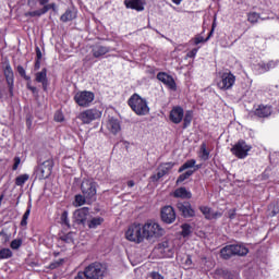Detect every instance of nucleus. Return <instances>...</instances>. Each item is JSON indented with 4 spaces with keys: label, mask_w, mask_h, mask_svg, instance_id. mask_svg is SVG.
I'll return each mask as SVG.
<instances>
[{
    "label": "nucleus",
    "mask_w": 279,
    "mask_h": 279,
    "mask_svg": "<svg viewBox=\"0 0 279 279\" xmlns=\"http://www.w3.org/2000/svg\"><path fill=\"white\" fill-rule=\"evenodd\" d=\"M61 262H54L52 264H50V269H57V267H60Z\"/></svg>",
    "instance_id": "nucleus-58"
},
{
    "label": "nucleus",
    "mask_w": 279,
    "mask_h": 279,
    "mask_svg": "<svg viewBox=\"0 0 279 279\" xmlns=\"http://www.w3.org/2000/svg\"><path fill=\"white\" fill-rule=\"evenodd\" d=\"M197 161L195 159H190L185 161L184 165L179 168V173H182V171H186V169H193Z\"/></svg>",
    "instance_id": "nucleus-29"
},
{
    "label": "nucleus",
    "mask_w": 279,
    "mask_h": 279,
    "mask_svg": "<svg viewBox=\"0 0 279 279\" xmlns=\"http://www.w3.org/2000/svg\"><path fill=\"white\" fill-rule=\"evenodd\" d=\"M101 223H104V218L94 217L87 222V226L90 230H95V229L99 228V226H101Z\"/></svg>",
    "instance_id": "nucleus-28"
},
{
    "label": "nucleus",
    "mask_w": 279,
    "mask_h": 279,
    "mask_svg": "<svg viewBox=\"0 0 279 279\" xmlns=\"http://www.w3.org/2000/svg\"><path fill=\"white\" fill-rule=\"evenodd\" d=\"M54 121H57L58 123H62V121H64V114H62L61 111H57L54 113Z\"/></svg>",
    "instance_id": "nucleus-46"
},
{
    "label": "nucleus",
    "mask_w": 279,
    "mask_h": 279,
    "mask_svg": "<svg viewBox=\"0 0 279 279\" xmlns=\"http://www.w3.org/2000/svg\"><path fill=\"white\" fill-rule=\"evenodd\" d=\"M31 90L32 93H38V89L35 86L31 87Z\"/></svg>",
    "instance_id": "nucleus-63"
},
{
    "label": "nucleus",
    "mask_w": 279,
    "mask_h": 279,
    "mask_svg": "<svg viewBox=\"0 0 279 279\" xmlns=\"http://www.w3.org/2000/svg\"><path fill=\"white\" fill-rule=\"evenodd\" d=\"M210 36H213V31H210V33L206 39H204L202 36H196L194 38V45H199L202 43H208V40H210Z\"/></svg>",
    "instance_id": "nucleus-39"
},
{
    "label": "nucleus",
    "mask_w": 279,
    "mask_h": 279,
    "mask_svg": "<svg viewBox=\"0 0 279 279\" xmlns=\"http://www.w3.org/2000/svg\"><path fill=\"white\" fill-rule=\"evenodd\" d=\"M107 271L108 268H106V265L101 263H93L84 270L85 276L88 279H104Z\"/></svg>",
    "instance_id": "nucleus-3"
},
{
    "label": "nucleus",
    "mask_w": 279,
    "mask_h": 279,
    "mask_svg": "<svg viewBox=\"0 0 279 279\" xmlns=\"http://www.w3.org/2000/svg\"><path fill=\"white\" fill-rule=\"evenodd\" d=\"M19 165H21V158L15 157L14 158V165H13V171H16V169H19Z\"/></svg>",
    "instance_id": "nucleus-52"
},
{
    "label": "nucleus",
    "mask_w": 279,
    "mask_h": 279,
    "mask_svg": "<svg viewBox=\"0 0 279 279\" xmlns=\"http://www.w3.org/2000/svg\"><path fill=\"white\" fill-rule=\"evenodd\" d=\"M49 10H51V4H44L41 12H44V14H47V12H49Z\"/></svg>",
    "instance_id": "nucleus-57"
},
{
    "label": "nucleus",
    "mask_w": 279,
    "mask_h": 279,
    "mask_svg": "<svg viewBox=\"0 0 279 279\" xmlns=\"http://www.w3.org/2000/svg\"><path fill=\"white\" fill-rule=\"evenodd\" d=\"M82 194L85 195L87 202L95 199L97 195V182L94 179H83L81 183Z\"/></svg>",
    "instance_id": "nucleus-5"
},
{
    "label": "nucleus",
    "mask_w": 279,
    "mask_h": 279,
    "mask_svg": "<svg viewBox=\"0 0 279 279\" xmlns=\"http://www.w3.org/2000/svg\"><path fill=\"white\" fill-rule=\"evenodd\" d=\"M267 64H268V71H271V69H276V66H278L279 61L271 60V61H268Z\"/></svg>",
    "instance_id": "nucleus-48"
},
{
    "label": "nucleus",
    "mask_w": 279,
    "mask_h": 279,
    "mask_svg": "<svg viewBox=\"0 0 279 279\" xmlns=\"http://www.w3.org/2000/svg\"><path fill=\"white\" fill-rule=\"evenodd\" d=\"M182 236L184 239H186V236L191 235V226L190 225H182V232H181Z\"/></svg>",
    "instance_id": "nucleus-40"
},
{
    "label": "nucleus",
    "mask_w": 279,
    "mask_h": 279,
    "mask_svg": "<svg viewBox=\"0 0 279 279\" xmlns=\"http://www.w3.org/2000/svg\"><path fill=\"white\" fill-rule=\"evenodd\" d=\"M5 98V88L1 86V78H0V101H3Z\"/></svg>",
    "instance_id": "nucleus-50"
},
{
    "label": "nucleus",
    "mask_w": 279,
    "mask_h": 279,
    "mask_svg": "<svg viewBox=\"0 0 279 279\" xmlns=\"http://www.w3.org/2000/svg\"><path fill=\"white\" fill-rule=\"evenodd\" d=\"M101 114V110L97 108H90L80 112L77 119L82 121L84 125H90V123H93V121H97Z\"/></svg>",
    "instance_id": "nucleus-6"
},
{
    "label": "nucleus",
    "mask_w": 279,
    "mask_h": 279,
    "mask_svg": "<svg viewBox=\"0 0 279 279\" xmlns=\"http://www.w3.org/2000/svg\"><path fill=\"white\" fill-rule=\"evenodd\" d=\"M39 1V5H47V3H49V0H38Z\"/></svg>",
    "instance_id": "nucleus-60"
},
{
    "label": "nucleus",
    "mask_w": 279,
    "mask_h": 279,
    "mask_svg": "<svg viewBox=\"0 0 279 279\" xmlns=\"http://www.w3.org/2000/svg\"><path fill=\"white\" fill-rule=\"evenodd\" d=\"M174 3H175V5H180V3H182V0H172Z\"/></svg>",
    "instance_id": "nucleus-64"
},
{
    "label": "nucleus",
    "mask_w": 279,
    "mask_h": 279,
    "mask_svg": "<svg viewBox=\"0 0 279 279\" xmlns=\"http://www.w3.org/2000/svg\"><path fill=\"white\" fill-rule=\"evenodd\" d=\"M184 119V109L182 107H174L170 111V121L172 123H182V120Z\"/></svg>",
    "instance_id": "nucleus-18"
},
{
    "label": "nucleus",
    "mask_w": 279,
    "mask_h": 279,
    "mask_svg": "<svg viewBox=\"0 0 279 279\" xmlns=\"http://www.w3.org/2000/svg\"><path fill=\"white\" fill-rule=\"evenodd\" d=\"M39 69H40V59H36L35 71H38Z\"/></svg>",
    "instance_id": "nucleus-59"
},
{
    "label": "nucleus",
    "mask_w": 279,
    "mask_h": 279,
    "mask_svg": "<svg viewBox=\"0 0 279 279\" xmlns=\"http://www.w3.org/2000/svg\"><path fill=\"white\" fill-rule=\"evenodd\" d=\"M199 158H202L204 161H206L210 158V151L206 148V143H203L201 145Z\"/></svg>",
    "instance_id": "nucleus-30"
},
{
    "label": "nucleus",
    "mask_w": 279,
    "mask_h": 279,
    "mask_svg": "<svg viewBox=\"0 0 279 279\" xmlns=\"http://www.w3.org/2000/svg\"><path fill=\"white\" fill-rule=\"evenodd\" d=\"M199 210L204 215L205 219H209V220L219 219L220 217L223 216V214L220 211H213V209H210V207L208 206H202Z\"/></svg>",
    "instance_id": "nucleus-20"
},
{
    "label": "nucleus",
    "mask_w": 279,
    "mask_h": 279,
    "mask_svg": "<svg viewBox=\"0 0 279 279\" xmlns=\"http://www.w3.org/2000/svg\"><path fill=\"white\" fill-rule=\"evenodd\" d=\"M27 180H29V174H21L15 179V184L16 186H23Z\"/></svg>",
    "instance_id": "nucleus-34"
},
{
    "label": "nucleus",
    "mask_w": 279,
    "mask_h": 279,
    "mask_svg": "<svg viewBox=\"0 0 279 279\" xmlns=\"http://www.w3.org/2000/svg\"><path fill=\"white\" fill-rule=\"evenodd\" d=\"M174 197H180L181 199H191L193 197V194L191 191L186 190V187H179L173 193Z\"/></svg>",
    "instance_id": "nucleus-23"
},
{
    "label": "nucleus",
    "mask_w": 279,
    "mask_h": 279,
    "mask_svg": "<svg viewBox=\"0 0 279 279\" xmlns=\"http://www.w3.org/2000/svg\"><path fill=\"white\" fill-rule=\"evenodd\" d=\"M86 202H88V198H86V195L77 194L75 196L76 206H84V204H86Z\"/></svg>",
    "instance_id": "nucleus-36"
},
{
    "label": "nucleus",
    "mask_w": 279,
    "mask_h": 279,
    "mask_svg": "<svg viewBox=\"0 0 279 279\" xmlns=\"http://www.w3.org/2000/svg\"><path fill=\"white\" fill-rule=\"evenodd\" d=\"M50 10H53V12H56V3H50Z\"/></svg>",
    "instance_id": "nucleus-62"
},
{
    "label": "nucleus",
    "mask_w": 279,
    "mask_h": 279,
    "mask_svg": "<svg viewBox=\"0 0 279 279\" xmlns=\"http://www.w3.org/2000/svg\"><path fill=\"white\" fill-rule=\"evenodd\" d=\"M195 56H197V48H194L186 53V58H195Z\"/></svg>",
    "instance_id": "nucleus-51"
},
{
    "label": "nucleus",
    "mask_w": 279,
    "mask_h": 279,
    "mask_svg": "<svg viewBox=\"0 0 279 279\" xmlns=\"http://www.w3.org/2000/svg\"><path fill=\"white\" fill-rule=\"evenodd\" d=\"M161 254H163V256H166V258H172L173 257V245H170L167 248H163L161 251Z\"/></svg>",
    "instance_id": "nucleus-38"
},
{
    "label": "nucleus",
    "mask_w": 279,
    "mask_h": 279,
    "mask_svg": "<svg viewBox=\"0 0 279 279\" xmlns=\"http://www.w3.org/2000/svg\"><path fill=\"white\" fill-rule=\"evenodd\" d=\"M0 239L2 243H8V234L0 232Z\"/></svg>",
    "instance_id": "nucleus-56"
},
{
    "label": "nucleus",
    "mask_w": 279,
    "mask_h": 279,
    "mask_svg": "<svg viewBox=\"0 0 279 279\" xmlns=\"http://www.w3.org/2000/svg\"><path fill=\"white\" fill-rule=\"evenodd\" d=\"M175 162H165L161 163L158 168V172L156 175L153 177V180H160V178H165V175H168V173L173 169Z\"/></svg>",
    "instance_id": "nucleus-14"
},
{
    "label": "nucleus",
    "mask_w": 279,
    "mask_h": 279,
    "mask_svg": "<svg viewBox=\"0 0 279 279\" xmlns=\"http://www.w3.org/2000/svg\"><path fill=\"white\" fill-rule=\"evenodd\" d=\"M231 248L233 250V256H247L250 252L247 247L241 244H231Z\"/></svg>",
    "instance_id": "nucleus-24"
},
{
    "label": "nucleus",
    "mask_w": 279,
    "mask_h": 279,
    "mask_svg": "<svg viewBox=\"0 0 279 279\" xmlns=\"http://www.w3.org/2000/svg\"><path fill=\"white\" fill-rule=\"evenodd\" d=\"M106 128L110 134H113V136H117L119 132H121V121L119 119L111 117L106 122Z\"/></svg>",
    "instance_id": "nucleus-12"
},
{
    "label": "nucleus",
    "mask_w": 279,
    "mask_h": 279,
    "mask_svg": "<svg viewBox=\"0 0 279 279\" xmlns=\"http://www.w3.org/2000/svg\"><path fill=\"white\" fill-rule=\"evenodd\" d=\"M171 243L169 241H165L161 244H159V250L162 252L163 250H167V247H170Z\"/></svg>",
    "instance_id": "nucleus-49"
},
{
    "label": "nucleus",
    "mask_w": 279,
    "mask_h": 279,
    "mask_svg": "<svg viewBox=\"0 0 279 279\" xmlns=\"http://www.w3.org/2000/svg\"><path fill=\"white\" fill-rule=\"evenodd\" d=\"M193 173L194 171L187 170L185 173L180 174L177 179V184H182V182H184V180H189V178L193 175Z\"/></svg>",
    "instance_id": "nucleus-33"
},
{
    "label": "nucleus",
    "mask_w": 279,
    "mask_h": 279,
    "mask_svg": "<svg viewBox=\"0 0 279 279\" xmlns=\"http://www.w3.org/2000/svg\"><path fill=\"white\" fill-rule=\"evenodd\" d=\"M161 220L165 223H173L175 221V210H173V207L166 206L161 209Z\"/></svg>",
    "instance_id": "nucleus-15"
},
{
    "label": "nucleus",
    "mask_w": 279,
    "mask_h": 279,
    "mask_svg": "<svg viewBox=\"0 0 279 279\" xmlns=\"http://www.w3.org/2000/svg\"><path fill=\"white\" fill-rule=\"evenodd\" d=\"M229 215V219H234V217H236V210L235 209H230L228 211Z\"/></svg>",
    "instance_id": "nucleus-54"
},
{
    "label": "nucleus",
    "mask_w": 279,
    "mask_h": 279,
    "mask_svg": "<svg viewBox=\"0 0 279 279\" xmlns=\"http://www.w3.org/2000/svg\"><path fill=\"white\" fill-rule=\"evenodd\" d=\"M21 245H23V240H13L11 242L12 250H19V247H21Z\"/></svg>",
    "instance_id": "nucleus-45"
},
{
    "label": "nucleus",
    "mask_w": 279,
    "mask_h": 279,
    "mask_svg": "<svg viewBox=\"0 0 279 279\" xmlns=\"http://www.w3.org/2000/svg\"><path fill=\"white\" fill-rule=\"evenodd\" d=\"M51 171H53V160L51 159L44 161L43 165L39 167V173L43 180H47V178L51 175Z\"/></svg>",
    "instance_id": "nucleus-16"
},
{
    "label": "nucleus",
    "mask_w": 279,
    "mask_h": 279,
    "mask_svg": "<svg viewBox=\"0 0 279 279\" xmlns=\"http://www.w3.org/2000/svg\"><path fill=\"white\" fill-rule=\"evenodd\" d=\"M177 208H179L180 213H182L183 217H194L195 210H193V207H191V203L184 202V203H178Z\"/></svg>",
    "instance_id": "nucleus-19"
},
{
    "label": "nucleus",
    "mask_w": 279,
    "mask_h": 279,
    "mask_svg": "<svg viewBox=\"0 0 279 279\" xmlns=\"http://www.w3.org/2000/svg\"><path fill=\"white\" fill-rule=\"evenodd\" d=\"M35 80L38 84L43 85L44 90H47V86H49V81L47 80V68H44L40 72L35 74Z\"/></svg>",
    "instance_id": "nucleus-21"
},
{
    "label": "nucleus",
    "mask_w": 279,
    "mask_h": 279,
    "mask_svg": "<svg viewBox=\"0 0 279 279\" xmlns=\"http://www.w3.org/2000/svg\"><path fill=\"white\" fill-rule=\"evenodd\" d=\"M36 60H43V51H40V48H36Z\"/></svg>",
    "instance_id": "nucleus-55"
},
{
    "label": "nucleus",
    "mask_w": 279,
    "mask_h": 279,
    "mask_svg": "<svg viewBox=\"0 0 279 279\" xmlns=\"http://www.w3.org/2000/svg\"><path fill=\"white\" fill-rule=\"evenodd\" d=\"M191 121H193V111H186L183 118V130H186L191 125Z\"/></svg>",
    "instance_id": "nucleus-31"
},
{
    "label": "nucleus",
    "mask_w": 279,
    "mask_h": 279,
    "mask_svg": "<svg viewBox=\"0 0 279 279\" xmlns=\"http://www.w3.org/2000/svg\"><path fill=\"white\" fill-rule=\"evenodd\" d=\"M147 0H124V4L130 10H136V12H143L145 10V3Z\"/></svg>",
    "instance_id": "nucleus-17"
},
{
    "label": "nucleus",
    "mask_w": 279,
    "mask_h": 279,
    "mask_svg": "<svg viewBox=\"0 0 279 279\" xmlns=\"http://www.w3.org/2000/svg\"><path fill=\"white\" fill-rule=\"evenodd\" d=\"M125 239L133 243H143L145 241V238L143 235V225H131L125 232Z\"/></svg>",
    "instance_id": "nucleus-4"
},
{
    "label": "nucleus",
    "mask_w": 279,
    "mask_h": 279,
    "mask_svg": "<svg viewBox=\"0 0 279 279\" xmlns=\"http://www.w3.org/2000/svg\"><path fill=\"white\" fill-rule=\"evenodd\" d=\"M74 101L81 108H88L95 101V94L88 90L78 92L74 96Z\"/></svg>",
    "instance_id": "nucleus-8"
},
{
    "label": "nucleus",
    "mask_w": 279,
    "mask_h": 279,
    "mask_svg": "<svg viewBox=\"0 0 279 279\" xmlns=\"http://www.w3.org/2000/svg\"><path fill=\"white\" fill-rule=\"evenodd\" d=\"M61 223L63 226H66L68 228H71V225L69 223V211H63L61 215Z\"/></svg>",
    "instance_id": "nucleus-41"
},
{
    "label": "nucleus",
    "mask_w": 279,
    "mask_h": 279,
    "mask_svg": "<svg viewBox=\"0 0 279 279\" xmlns=\"http://www.w3.org/2000/svg\"><path fill=\"white\" fill-rule=\"evenodd\" d=\"M250 151H252V145H248L245 141L240 140L232 148L231 154L235 156V158H240L243 160L247 158Z\"/></svg>",
    "instance_id": "nucleus-7"
},
{
    "label": "nucleus",
    "mask_w": 279,
    "mask_h": 279,
    "mask_svg": "<svg viewBox=\"0 0 279 279\" xmlns=\"http://www.w3.org/2000/svg\"><path fill=\"white\" fill-rule=\"evenodd\" d=\"M128 104L137 117H146V114H149V105L147 104V99L141 97V95L133 94L129 98Z\"/></svg>",
    "instance_id": "nucleus-2"
},
{
    "label": "nucleus",
    "mask_w": 279,
    "mask_h": 279,
    "mask_svg": "<svg viewBox=\"0 0 279 279\" xmlns=\"http://www.w3.org/2000/svg\"><path fill=\"white\" fill-rule=\"evenodd\" d=\"M157 80H159V82H162V84L168 86V88H170V90H177V88H178V86L175 85V80H173V76H171L165 72H159L157 74Z\"/></svg>",
    "instance_id": "nucleus-13"
},
{
    "label": "nucleus",
    "mask_w": 279,
    "mask_h": 279,
    "mask_svg": "<svg viewBox=\"0 0 279 279\" xmlns=\"http://www.w3.org/2000/svg\"><path fill=\"white\" fill-rule=\"evenodd\" d=\"M236 82V76L231 72H223L220 74V81H218L217 86L220 90H230L234 83Z\"/></svg>",
    "instance_id": "nucleus-9"
},
{
    "label": "nucleus",
    "mask_w": 279,
    "mask_h": 279,
    "mask_svg": "<svg viewBox=\"0 0 279 279\" xmlns=\"http://www.w3.org/2000/svg\"><path fill=\"white\" fill-rule=\"evenodd\" d=\"M258 69L260 71V73H267V71H269V68H268V63L267 62H259L258 63Z\"/></svg>",
    "instance_id": "nucleus-44"
},
{
    "label": "nucleus",
    "mask_w": 279,
    "mask_h": 279,
    "mask_svg": "<svg viewBox=\"0 0 279 279\" xmlns=\"http://www.w3.org/2000/svg\"><path fill=\"white\" fill-rule=\"evenodd\" d=\"M8 258H12V250L10 248L0 250V260H5Z\"/></svg>",
    "instance_id": "nucleus-32"
},
{
    "label": "nucleus",
    "mask_w": 279,
    "mask_h": 279,
    "mask_svg": "<svg viewBox=\"0 0 279 279\" xmlns=\"http://www.w3.org/2000/svg\"><path fill=\"white\" fill-rule=\"evenodd\" d=\"M43 14H45L41 10H37V11H29L25 13V16H43Z\"/></svg>",
    "instance_id": "nucleus-43"
},
{
    "label": "nucleus",
    "mask_w": 279,
    "mask_h": 279,
    "mask_svg": "<svg viewBox=\"0 0 279 279\" xmlns=\"http://www.w3.org/2000/svg\"><path fill=\"white\" fill-rule=\"evenodd\" d=\"M150 277L151 279H165V277L160 275V272H151Z\"/></svg>",
    "instance_id": "nucleus-53"
},
{
    "label": "nucleus",
    "mask_w": 279,
    "mask_h": 279,
    "mask_svg": "<svg viewBox=\"0 0 279 279\" xmlns=\"http://www.w3.org/2000/svg\"><path fill=\"white\" fill-rule=\"evenodd\" d=\"M4 76L9 86V95L10 97H14V72L12 71V66L10 64H7L4 68Z\"/></svg>",
    "instance_id": "nucleus-11"
},
{
    "label": "nucleus",
    "mask_w": 279,
    "mask_h": 279,
    "mask_svg": "<svg viewBox=\"0 0 279 279\" xmlns=\"http://www.w3.org/2000/svg\"><path fill=\"white\" fill-rule=\"evenodd\" d=\"M92 53L94 58H101L106 53H110V47L95 45L92 47Z\"/></svg>",
    "instance_id": "nucleus-22"
},
{
    "label": "nucleus",
    "mask_w": 279,
    "mask_h": 279,
    "mask_svg": "<svg viewBox=\"0 0 279 279\" xmlns=\"http://www.w3.org/2000/svg\"><path fill=\"white\" fill-rule=\"evenodd\" d=\"M74 19H77V12L75 10L68 9L60 17V21L62 23H69V21H74Z\"/></svg>",
    "instance_id": "nucleus-25"
},
{
    "label": "nucleus",
    "mask_w": 279,
    "mask_h": 279,
    "mask_svg": "<svg viewBox=\"0 0 279 279\" xmlns=\"http://www.w3.org/2000/svg\"><path fill=\"white\" fill-rule=\"evenodd\" d=\"M143 236L146 241H154V239H160L165 236V228L154 220H148L142 225Z\"/></svg>",
    "instance_id": "nucleus-1"
},
{
    "label": "nucleus",
    "mask_w": 279,
    "mask_h": 279,
    "mask_svg": "<svg viewBox=\"0 0 279 279\" xmlns=\"http://www.w3.org/2000/svg\"><path fill=\"white\" fill-rule=\"evenodd\" d=\"M17 73L21 75V77H24V80H26L27 82H29V80H32V77H29L26 72H25V68H23V65H19L17 66Z\"/></svg>",
    "instance_id": "nucleus-42"
},
{
    "label": "nucleus",
    "mask_w": 279,
    "mask_h": 279,
    "mask_svg": "<svg viewBox=\"0 0 279 279\" xmlns=\"http://www.w3.org/2000/svg\"><path fill=\"white\" fill-rule=\"evenodd\" d=\"M256 117H269L271 114V107L270 106H264L260 105L256 110H255Z\"/></svg>",
    "instance_id": "nucleus-26"
},
{
    "label": "nucleus",
    "mask_w": 279,
    "mask_h": 279,
    "mask_svg": "<svg viewBox=\"0 0 279 279\" xmlns=\"http://www.w3.org/2000/svg\"><path fill=\"white\" fill-rule=\"evenodd\" d=\"M134 184H135V183H134V181H132V180L128 182V186H129L130 189H132V187L134 186Z\"/></svg>",
    "instance_id": "nucleus-61"
},
{
    "label": "nucleus",
    "mask_w": 279,
    "mask_h": 279,
    "mask_svg": "<svg viewBox=\"0 0 279 279\" xmlns=\"http://www.w3.org/2000/svg\"><path fill=\"white\" fill-rule=\"evenodd\" d=\"M88 215H90V209L88 207L76 209L73 215L75 223L78 226H86Z\"/></svg>",
    "instance_id": "nucleus-10"
},
{
    "label": "nucleus",
    "mask_w": 279,
    "mask_h": 279,
    "mask_svg": "<svg viewBox=\"0 0 279 279\" xmlns=\"http://www.w3.org/2000/svg\"><path fill=\"white\" fill-rule=\"evenodd\" d=\"M220 256L225 258V260H228L234 256L232 245H227L220 251Z\"/></svg>",
    "instance_id": "nucleus-27"
},
{
    "label": "nucleus",
    "mask_w": 279,
    "mask_h": 279,
    "mask_svg": "<svg viewBox=\"0 0 279 279\" xmlns=\"http://www.w3.org/2000/svg\"><path fill=\"white\" fill-rule=\"evenodd\" d=\"M75 233H73V232H70V233H68V234H65V235H63V241H65V243H73V235H74Z\"/></svg>",
    "instance_id": "nucleus-47"
},
{
    "label": "nucleus",
    "mask_w": 279,
    "mask_h": 279,
    "mask_svg": "<svg viewBox=\"0 0 279 279\" xmlns=\"http://www.w3.org/2000/svg\"><path fill=\"white\" fill-rule=\"evenodd\" d=\"M259 19H260V14H258L256 12H251L247 14L248 23H252V24L258 23Z\"/></svg>",
    "instance_id": "nucleus-35"
},
{
    "label": "nucleus",
    "mask_w": 279,
    "mask_h": 279,
    "mask_svg": "<svg viewBox=\"0 0 279 279\" xmlns=\"http://www.w3.org/2000/svg\"><path fill=\"white\" fill-rule=\"evenodd\" d=\"M32 214V205H29L24 213L21 221V226H27V220L29 219V215Z\"/></svg>",
    "instance_id": "nucleus-37"
}]
</instances>
